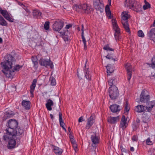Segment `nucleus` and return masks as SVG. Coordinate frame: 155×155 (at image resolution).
Wrapping results in <instances>:
<instances>
[{"instance_id":"1","label":"nucleus","mask_w":155,"mask_h":155,"mask_svg":"<svg viewBox=\"0 0 155 155\" xmlns=\"http://www.w3.org/2000/svg\"><path fill=\"white\" fill-rule=\"evenodd\" d=\"M18 125V122L15 120L11 119L6 124V126L8 129L5 130V133L3 136V139L5 140H8L10 138H12L15 136V129Z\"/></svg>"},{"instance_id":"2","label":"nucleus","mask_w":155,"mask_h":155,"mask_svg":"<svg viewBox=\"0 0 155 155\" xmlns=\"http://www.w3.org/2000/svg\"><path fill=\"white\" fill-rule=\"evenodd\" d=\"M4 58L5 61L1 63L3 70H10L12 67V62L15 61V58L11 54H8Z\"/></svg>"},{"instance_id":"3","label":"nucleus","mask_w":155,"mask_h":155,"mask_svg":"<svg viewBox=\"0 0 155 155\" xmlns=\"http://www.w3.org/2000/svg\"><path fill=\"white\" fill-rule=\"evenodd\" d=\"M121 15V21L123 27L125 31L130 34V31L129 28L128 19L130 18V15L127 13L125 12H123Z\"/></svg>"},{"instance_id":"4","label":"nucleus","mask_w":155,"mask_h":155,"mask_svg":"<svg viewBox=\"0 0 155 155\" xmlns=\"http://www.w3.org/2000/svg\"><path fill=\"white\" fill-rule=\"evenodd\" d=\"M109 96L112 100L116 99L119 95L118 88L115 86L110 87L109 88Z\"/></svg>"},{"instance_id":"5","label":"nucleus","mask_w":155,"mask_h":155,"mask_svg":"<svg viewBox=\"0 0 155 155\" xmlns=\"http://www.w3.org/2000/svg\"><path fill=\"white\" fill-rule=\"evenodd\" d=\"M64 25V21L61 19H58L54 22L52 26L53 30L56 31H59Z\"/></svg>"},{"instance_id":"6","label":"nucleus","mask_w":155,"mask_h":155,"mask_svg":"<svg viewBox=\"0 0 155 155\" xmlns=\"http://www.w3.org/2000/svg\"><path fill=\"white\" fill-rule=\"evenodd\" d=\"M112 23L115 32L114 33V37L116 41L119 40L120 38V29L117 24L115 19L112 20Z\"/></svg>"},{"instance_id":"7","label":"nucleus","mask_w":155,"mask_h":155,"mask_svg":"<svg viewBox=\"0 0 155 155\" xmlns=\"http://www.w3.org/2000/svg\"><path fill=\"white\" fill-rule=\"evenodd\" d=\"M150 96L148 91L143 90L140 96V101L143 102H147L150 100Z\"/></svg>"},{"instance_id":"8","label":"nucleus","mask_w":155,"mask_h":155,"mask_svg":"<svg viewBox=\"0 0 155 155\" xmlns=\"http://www.w3.org/2000/svg\"><path fill=\"white\" fill-rule=\"evenodd\" d=\"M77 7L78 8L82 10V12H84L86 14H88L93 10L92 8L91 7V6L85 4L78 6Z\"/></svg>"},{"instance_id":"9","label":"nucleus","mask_w":155,"mask_h":155,"mask_svg":"<svg viewBox=\"0 0 155 155\" xmlns=\"http://www.w3.org/2000/svg\"><path fill=\"white\" fill-rule=\"evenodd\" d=\"M39 63L41 66L47 67L48 66L52 68H53V64L52 62L50 60H46L45 59H40Z\"/></svg>"},{"instance_id":"10","label":"nucleus","mask_w":155,"mask_h":155,"mask_svg":"<svg viewBox=\"0 0 155 155\" xmlns=\"http://www.w3.org/2000/svg\"><path fill=\"white\" fill-rule=\"evenodd\" d=\"M72 25L71 24L67 25L65 27V30H64L63 31L60 32V34L64 37L65 38L64 40L68 41V35L70 34V32L68 30L70 27H71Z\"/></svg>"},{"instance_id":"11","label":"nucleus","mask_w":155,"mask_h":155,"mask_svg":"<svg viewBox=\"0 0 155 155\" xmlns=\"http://www.w3.org/2000/svg\"><path fill=\"white\" fill-rule=\"evenodd\" d=\"M94 8L97 11H99L101 12H102L104 10V4L100 2V0L98 2H94Z\"/></svg>"},{"instance_id":"12","label":"nucleus","mask_w":155,"mask_h":155,"mask_svg":"<svg viewBox=\"0 0 155 155\" xmlns=\"http://www.w3.org/2000/svg\"><path fill=\"white\" fill-rule=\"evenodd\" d=\"M15 136L13 137L10 138L8 140H5L3 139V140L5 141L9 140L8 144L7 145V147L8 149H11L15 148L16 144L15 140L14 139L15 138Z\"/></svg>"},{"instance_id":"13","label":"nucleus","mask_w":155,"mask_h":155,"mask_svg":"<svg viewBox=\"0 0 155 155\" xmlns=\"http://www.w3.org/2000/svg\"><path fill=\"white\" fill-rule=\"evenodd\" d=\"M125 68L127 71V80L129 81L131 79L132 76V66L130 64L127 63L125 65Z\"/></svg>"},{"instance_id":"14","label":"nucleus","mask_w":155,"mask_h":155,"mask_svg":"<svg viewBox=\"0 0 155 155\" xmlns=\"http://www.w3.org/2000/svg\"><path fill=\"white\" fill-rule=\"evenodd\" d=\"M93 116V115H91V117L87 119V125L85 127L86 129H89L93 125L95 119V117Z\"/></svg>"},{"instance_id":"15","label":"nucleus","mask_w":155,"mask_h":155,"mask_svg":"<svg viewBox=\"0 0 155 155\" xmlns=\"http://www.w3.org/2000/svg\"><path fill=\"white\" fill-rule=\"evenodd\" d=\"M151 114L150 112H144L143 114L142 117V120L143 122L144 123H146L149 122L151 120Z\"/></svg>"},{"instance_id":"16","label":"nucleus","mask_w":155,"mask_h":155,"mask_svg":"<svg viewBox=\"0 0 155 155\" xmlns=\"http://www.w3.org/2000/svg\"><path fill=\"white\" fill-rule=\"evenodd\" d=\"M135 2V0H126L124 2V6L126 7L133 9Z\"/></svg>"},{"instance_id":"17","label":"nucleus","mask_w":155,"mask_h":155,"mask_svg":"<svg viewBox=\"0 0 155 155\" xmlns=\"http://www.w3.org/2000/svg\"><path fill=\"white\" fill-rule=\"evenodd\" d=\"M87 62V60H86V63L85 64V66L84 67V70L85 73V77L88 80H91V76L89 74L88 71L89 68L86 66V64Z\"/></svg>"},{"instance_id":"18","label":"nucleus","mask_w":155,"mask_h":155,"mask_svg":"<svg viewBox=\"0 0 155 155\" xmlns=\"http://www.w3.org/2000/svg\"><path fill=\"white\" fill-rule=\"evenodd\" d=\"M147 36L150 40L155 42V28L150 30L147 34Z\"/></svg>"},{"instance_id":"19","label":"nucleus","mask_w":155,"mask_h":155,"mask_svg":"<svg viewBox=\"0 0 155 155\" xmlns=\"http://www.w3.org/2000/svg\"><path fill=\"white\" fill-rule=\"evenodd\" d=\"M147 106H145L146 110H147V111L148 112H150L152 108L155 106V101H152L148 103L147 102Z\"/></svg>"},{"instance_id":"20","label":"nucleus","mask_w":155,"mask_h":155,"mask_svg":"<svg viewBox=\"0 0 155 155\" xmlns=\"http://www.w3.org/2000/svg\"><path fill=\"white\" fill-rule=\"evenodd\" d=\"M92 142H93V144H92V146L95 147L96 146L95 145L99 143V138L96 135H92L91 137Z\"/></svg>"},{"instance_id":"21","label":"nucleus","mask_w":155,"mask_h":155,"mask_svg":"<svg viewBox=\"0 0 155 155\" xmlns=\"http://www.w3.org/2000/svg\"><path fill=\"white\" fill-rule=\"evenodd\" d=\"M110 108L111 111L114 113L119 112L120 110V106L116 104L111 105L110 107Z\"/></svg>"},{"instance_id":"22","label":"nucleus","mask_w":155,"mask_h":155,"mask_svg":"<svg viewBox=\"0 0 155 155\" xmlns=\"http://www.w3.org/2000/svg\"><path fill=\"white\" fill-rule=\"evenodd\" d=\"M2 71L5 74L6 76L9 78L12 79L13 77V73L12 71L8 70H2Z\"/></svg>"},{"instance_id":"23","label":"nucleus","mask_w":155,"mask_h":155,"mask_svg":"<svg viewBox=\"0 0 155 155\" xmlns=\"http://www.w3.org/2000/svg\"><path fill=\"white\" fill-rule=\"evenodd\" d=\"M15 115L14 113L12 111L8 110L5 112L3 117V120H5L8 118L12 117Z\"/></svg>"},{"instance_id":"24","label":"nucleus","mask_w":155,"mask_h":155,"mask_svg":"<svg viewBox=\"0 0 155 155\" xmlns=\"http://www.w3.org/2000/svg\"><path fill=\"white\" fill-rule=\"evenodd\" d=\"M52 146L53 151L56 155H61L63 152V150L62 149H60L59 148L53 145Z\"/></svg>"},{"instance_id":"25","label":"nucleus","mask_w":155,"mask_h":155,"mask_svg":"<svg viewBox=\"0 0 155 155\" xmlns=\"http://www.w3.org/2000/svg\"><path fill=\"white\" fill-rule=\"evenodd\" d=\"M37 80L36 79H35L33 80L32 84L30 86V92L32 95V97H34L33 92H34L35 88L36 87Z\"/></svg>"},{"instance_id":"26","label":"nucleus","mask_w":155,"mask_h":155,"mask_svg":"<svg viewBox=\"0 0 155 155\" xmlns=\"http://www.w3.org/2000/svg\"><path fill=\"white\" fill-rule=\"evenodd\" d=\"M119 119V116L116 117H109L107 119V121L111 124H114L116 123L117 120Z\"/></svg>"},{"instance_id":"27","label":"nucleus","mask_w":155,"mask_h":155,"mask_svg":"<svg viewBox=\"0 0 155 155\" xmlns=\"http://www.w3.org/2000/svg\"><path fill=\"white\" fill-rule=\"evenodd\" d=\"M54 105L53 101L51 99H49L47 100V103L45 105L47 109L48 110H52L51 106Z\"/></svg>"},{"instance_id":"28","label":"nucleus","mask_w":155,"mask_h":155,"mask_svg":"<svg viewBox=\"0 0 155 155\" xmlns=\"http://www.w3.org/2000/svg\"><path fill=\"white\" fill-rule=\"evenodd\" d=\"M145 106H143L142 105H138L136 107V111L137 112L140 113L146 110Z\"/></svg>"},{"instance_id":"29","label":"nucleus","mask_w":155,"mask_h":155,"mask_svg":"<svg viewBox=\"0 0 155 155\" xmlns=\"http://www.w3.org/2000/svg\"><path fill=\"white\" fill-rule=\"evenodd\" d=\"M21 104L22 105L26 110H29L30 108V101L23 100Z\"/></svg>"},{"instance_id":"30","label":"nucleus","mask_w":155,"mask_h":155,"mask_svg":"<svg viewBox=\"0 0 155 155\" xmlns=\"http://www.w3.org/2000/svg\"><path fill=\"white\" fill-rule=\"evenodd\" d=\"M127 120V119H126L125 116L123 115L120 121V126L123 129L125 128L126 127Z\"/></svg>"},{"instance_id":"31","label":"nucleus","mask_w":155,"mask_h":155,"mask_svg":"<svg viewBox=\"0 0 155 155\" xmlns=\"http://www.w3.org/2000/svg\"><path fill=\"white\" fill-rule=\"evenodd\" d=\"M150 64H148L150 67L153 69H155V54L152 58Z\"/></svg>"},{"instance_id":"32","label":"nucleus","mask_w":155,"mask_h":155,"mask_svg":"<svg viewBox=\"0 0 155 155\" xmlns=\"http://www.w3.org/2000/svg\"><path fill=\"white\" fill-rule=\"evenodd\" d=\"M106 68L107 70V72L108 75H110L114 71L113 68L111 66L110 64H109L106 66Z\"/></svg>"},{"instance_id":"33","label":"nucleus","mask_w":155,"mask_h":155,"mask_svg":"<svg viewBox=\"0 0 155 155\" xmlns=\"http://www.w3.org/2000/svg\"><path fill=\"white\" fill-rule=\"evenodd\" d=\"M0 25L3 26H7L8 25L7 21L1 16H0Z\"/></svg>"},{"instance_id":"34","label":"nucleus","mask_w":155,"mask_h":155,"mask_svg":"<svg viewBox=\"0 0 155 155\" xmlns=\"http://www.w3.org/2000/svg\"><path fill=\"white\" fill-rule=\"evenodd\" d=\"M134 4V6L133 9L137 12L139 11L140 8V5L139 4L135 2V4Z\"/></svg>"},{"instance_id":"35","label":"nucleus","mask_w":155,"mask_h":155,"mask_svg":"<svg viewBox=\"0 0 155 155\" xmlns=\"http://www.w3.org/2000/svg\"><path fill=\"white\" fill-rule=\"evenodd\" d=\"M62 114L61 112H59V121L61 127H63L65 125L62 119Z\"/></svg>"},{"instance_id":"36","label":"nucleus","mask_w":155,"mask_h":155,"mask_svg":"<svg viewBox=\"0 0 155 155\" xmlns=\"http://www.w3.org/2000/svg\"><path fill=\"white\" fill-rule=\"evenodd\" d=\"M116 79L113 78L111 79L108 81V84L110 86V87H112L113 86H115L114 84H116Z\"/></svg>"},{"instance_id":"37","label":"nucleus","mask_w":155,"mask_h":155,"mask_svg":"<svg viewBox=\"0 0 155 155\" xmlns=\"http://www.w3.org/2000/svg\"><path fill=\"white\" fill-rule=\"evenodd\" d=\"M41 12L38 10H34L33 12V16L35 17H37L41 15Z\"/></svg>"},{"instance_id":"38","label":"nucleus","mask_w":155,"mask_h":155,"mask_svg":"<svg viewBox=\"0 0 155 155\" xmlns=\"http://www.w3.org/2000/svg\"><path fill=\"white\" fill-rule=\"evenodd\" d=\"M22 67V66L17 64L14 67V68L12 70V72L18 71Z\"/></svg>"},{"instance_id":"39","label":"nucleus","mask_w":155,"mask_h":155,"mask_svg":"<svg viewBox=\"0 0 155 155\" xmlns=\"http://www.w3.org/2000/svg\"><path fill=\"white\" fill-rule=\"evenodd\" d=\"M16 130L15 129V136L16 135L19 136L20 135L22 134L23 133V130L22 129H21L20 128H17Z\"/></svg>"},{"instance_id":"40","label":"nucleus","mask_w":155,"mask_h":155,"mask_svg":"<svg viewBox=\"0 0 155 155\" xmlns=\"http://www.w3.org/2000/svg\"><path fill=\"white\" fill-rule=\"evenodd\" d=\"M103 49L104 50H106L107 51H114V49L110 48L109 46V44H107V45H104L103 47Z\"/></svg>"},{"instance_id":"41","label":"nucleus","mask_w":155,"mask_h":155,"mask_svg":"<svg viewBox=\"0 0 155 155\" xmlns=\"http://www.w3.org/2000/svg\"><path fill=\"white\" fill-rule=\"evenodd\" d=\"M144 2L145 4L143 6V9L145 10L150 8L151 6L150 5L148 2H147L146 0L144 1Z\"/></svg>"},{"instance_id":"42","label":"nucleus","mask_w":155,"mask_h":155,"mask_svg":"<svg viewBox=\"0 0 155 155\" xmlns=\"http://www.w3.org/2000/svg\"><path fill=\"white\" fill-rule=\"evenodd\" d=\"M50 80L51 81V85L52 86H54L56 84V80L53 77H51Z\"/></svg>"},{"instance_id":"43","label":"nucleus","mask_w":155,"mask_h":155,"mask_svg":"<svg viewBox=\"0 0 155 155\" xmlns=\"http://www.w3.org/2000/svg\"><path fill=\"white\" fill-rule=\"evenodd\" d=\"M0 14H1L5 18L8 14V11L6 10H3L2 11L0 12Z\"/></svg>"},{"instance_id":"44","label":"nucleus","mask_w":155,"mask_h":155,"mask_svg":"<svg viewBox=\"0 0 155 155\" xmlns=\"http://www.w3.org/2000/svg\"><path fill=\"white\" fill-rule=\"evenodd\" d=\"M50 22L48 21H46L44 25V28L46 30H48L49 28Z\"/></svg>"},{"instance_id":"45","label":"nucleus","mask_w":155,"mask_h":155,"mask_svg":"<svg viewBox=\"0 0 155 155\" xmlns=\"http://www.w3.org/2000/svg\"><path fill=\"white\" fill-rule=\"evenodd\" d=\"M106 58H107L108 59L110 60H113L114 61H116L117 60V59H115L111 55V54H110L109 53H108L107 55L106 56Z\"/></svg>"},{"instance_id":"46","label":"nucleus","mask_w":155,"mask_h":155,"mask_svg":"<svg viewBox=\"0 0 155 155\" xmlns=\"http://www.w3.org/2000/svg\"><path fill=\"white\" fill-rule=\"evenodd\" d=\"M139 124H137L136 123L134 122L132 126L133 128V130L135 131L139 126Z\"/></svg>"},{"instance_id":"47","label":"nucleus","mask_w":155,"mask_h":155,"mask_svg":"<svg viewBox=\"0 0 155 155\" xmlns=\"http://www.w3.org/2000/svg\"><path fill=\"white\" fill-rule=\"evenodd\" d=\"M5 18L10 22H12L14 21V19L10 16L9 14L6 16Z\"/></svg>"},{"instance_id":"48","label":"nucleus","mask_w":155,"mask_h":155,"mask_svg":"<svg viewBox=\"0 0 155 155\" xmlns=\"http://www.w3.org/2000/svg\"><path fill=\"white\" fill-rule=\"evenodd\" d=\"M138 35L139 37H143L144 34L143 31L141 30H139L138 32Z\"/></svg>"},{"instance_id":"49","label":"nucleus","mask_w":155,"mask_h":155,"mask_svg":"<svg viewBox=\"0 0 155 155\" xmlns=\"http://www.w3.org/2000/svg\"><path fill=\"white\" fill-rule=\"evenodd\" d=\"M146 143L147 145H152L153 144L152 141L150 140V138H148L146 140Z\"/></svg>"},{"instance_id":"50","label":"nucleus","mask_w":155,"mask_h":155,"mask_svg":"<svg viewBox=\"0 0 155 155\" xmlns=\"http://www.w3.org/2000/svg\"><path fill=\"white\" fill-rule=\"evenodd\" d=\"M72 146L74 149L75 152H77L78 150V149L77 147V145L76 143L72 144Z\"/></svg>"},{"instance_id":"51","label":"nucleus","mask_w":155,"mask_h":155,"mask_svg":"<svg viewBox=\"0 0 155 155\" xmlns=\"http://www.w3.org/2000/svg\"><path fill=\"white\" fill-rule=\"evenodd\" d=\"M130 109L129 107L128 106V104L127 101H127L126 103L125 104V110H126L127 112H128L129 111Z\"/></svg>"},{"instance_id":"52","label":"nucleus","mask_w":155,"mask_h":155,"mask_svg":"<svg viewBox=\"0 0 155 155\" xmlns=\"http://www.w3.org/2000/svg\"><path fill=\"white\" fill-rule=\"evenodd\" d=\"M82 39V41L83 42L84 44V49L85 50L87 49V46L86 45V41L85 38H84Z\"/></svg>"},{"instance_id":"53","label":"nucleus","mask_w":155,"mask_h":155,"mask_svg":"<svg viewBox=\"0 0 155 155\" xmlns=\"http://www.w3.org/2000/svg\"><path fill=\"white\" fill-rule=\"evenodd\" d=\"M106 15H107V16L108 17V18L109 19H110L111 18V13L110 11H106Z\"/></svg>"},{"instance_id":"54","label":"nucleus","mask_w":155,"mask_h":155,"mask_svg":"<svg viewBox=\"0 0 155 155\" xmlns=\"http://www.w3.org/2000/svg\"><path fill=\"white\" fill-rule=\"evenodd\" d=\"M31 60L32 62H33L34 61H37L38 59L36 57L33 56L31 58Z\"/></svg>"},{"instance_id":"55","label":"nucleus","mask_w":155,"mask_h":155,"mask_svg":"<svg viewBox=\"0 0 155 155\" xmlns=\"http://www.w3.org/2000/svg\"><path fill=\"white\" fill-rule=\"evenodd\" d=\"M138 140V137L134 135L132 138V140L133 141H137Z\"/></svg>"},{"instance_id":"56","label":"nucleus","mask_w":155,"mask_h":155,"mask_svg":"<svg viewBox=\"0 0 155 155\" xmlns=\"http://www.w3.org/2000/svg\"><path fill=\"white\" fill-rule=\"evenodd\" d=\"M110 6V5H107L106 6V7H105L106 12V11H110V9L109 8V6Z\"/></svg>"},{"instance_id":"57","label":"nucleus","mask_w":155,"mask_h":155,"mask_svg":"<svg viewBox=\"0 0 155 155\" xmlns=\"http://www.w3.org/2000/svg\"><path fill=\"white\" fill-rule=\"evenodd\" d=\"M83 116H81L78 119L79 122H82V121H84V120L83 119Z\"/></svg>"},{"instance_id":"58","label":"nucleus","mask_w":155,"mask_h":155,"mask_svg":"<svg viewBox=\"0 0 155 155\" xmlns=\"http://www.w3.org/2000/svg\"><path fill=\"white\" fill-rule=\"evenodd\" d=\"M33 63L34 65V67L37 68L38 67V62L37 61H34V62H33Z\"/></svg>"},{"instance_id":"59","label":"nucleus","mask_w":155,"mask_h":155,"mask_svg":"<svg viewBox=\"0 0 155 155\" xmlns=\"http://www.w3.org/2000/svg\"><path fill=\"white\" fill-rule=\"evenodd\" d=\"M140 120L138 118H137L136 119V122H135L137 124L140 125Z\"/></svg>"},{"instance_id":"60","label":"nucleus","mask_w":155,"mask_h":155,"mask_svg":"<svg viewBox=\"0 0 155 155\" xmlns=\"http://www.w3.org/2000/svg\"><path fill=\"white\" fill-rule=\"evenodd\" d=\"M70 140L72 144L76 143L75 141L74 140V138L70 139Z\"/></svg>"},{"instance_id":"61","label":"nucleus","mask_w":155,"mask_h":155,"mask_svg":"<svg viewBox=\"0 0 155 155\" xmlns=\"http://www.w3.org/2000/svg\"><path fill=\"white\" fill-rule=\"evenodd\" d=\"M69 136L70 139L74 138V137L73 135L71 133H69Z\"/></svg>"},{"instance_id":"62","label":"nucleus","mask_w":155,"mask_h":155,"mask_svg":"<svg viewBox=\"0 0 155 155\" xmlns=\"http://www.w3.org/2000/svg\"><path fill=\"white\" fill-rule=\"evenodd\" d=\"M82 33H81V37L82 38H85V37L84 36V30H81Z\"/></svg>"},{"instance_id":"63","label":"nucleus","mask_w":155,"mask_h":155,"mask_svg":"<svg viewBox=\"0 0 155 155\" xmlns=\"http://www.w3.org/2000/svg\"><path fill=\"white\" fill-rule=\"evenodd\" d=\"M24 9L26 11V12H27L29 13L30 12L29 10L28 9V8H24Z\"/></svg>"},{"instance_id":"64","label":"nucleus","mask_w":155,"mask_h":155,"mask_svg":"<svg viewBox=\"0 0 155 155\" xmlns=\"http://www.w3.org/2000/svg\"><path fill=\"white\" fill-rule=\"evenodd\" d=\"M131 151H134V149L133 147H131L130 148Z\"/></svg>"}]
</instances>
